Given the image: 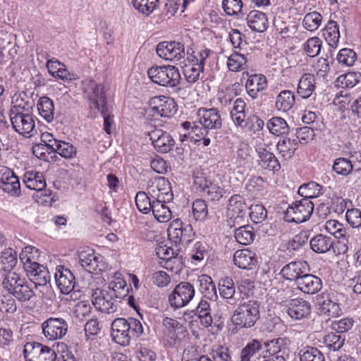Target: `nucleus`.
Here are the masks:
<instances>
[{
    "label": "nucleus",
    "mask_w": 361,
    "mask_h": 361,
    "mask_svg": "<svg viewBox=\"0 0 361 361\" xmlns=\"http://www.w3.org/2000/svg\"><path fill=\"white\" fill-rule=\"evenodd\" d=\"M83 90L90 108L97 109L101 113L104 118V130L106 133L111 134L114 120L109 112L104 86L91 80L84 85Z\"/></svg>",
    "instance_id": "f257e3e1"
},
{
    "label": "nucleus",
    "mask_w": 361,
    "mask_h": 361,
    "mask_svg": "<svg viewBox=\"0 0 361 361\" xmlns=\"http://www.w3.org/2000/svg\"><path fill=\"white\" fill-rule=\"evenodd\" d=\"M142 333V323L133 317L116 318L111 323L112 340L122 346L128 345L132 338L140 337Z\"/></svg>",
    "instance_id": "f03ea898"
},
{
    "label": "nucleus",
    "mask_w": 361,
    "mask_h": 361,
    "mask_svg": "<svg viewBox=\"0 0 361 361\" xmlns=\"http://www.w3.org/2000/svg\"><path fill=\"white\" fill-rule=\"evenodd\" d=\"M259 309L260 302L256 300L239 305L231 317L233 324L240 329L252 327L260 317Z\"/></svg>",
    "instance_id": "7ed1b4c3"
},
{
    "label": "nucleus",
    "mask_w": 361,
    "mask_h": 361,
    "mask_svg": "<svg viewBox=\"0 0 361 361\" xmlns=\"http://www.w3.org/2000/svg\"><path fill=\"white\" fill-rule=\"evenodd\" d=\"M10 120L16 132L24 137H31L35 130V123L32 114L21 104H15L10 112Z\"/></svg>",
    "instance_id": "20e7f679"
},
{
    "label": "nucleus",
    "mask_w": 361,
    "mask_h": 361,
    "mask_svg": "<svg viewBox=\"0 0 361 361\" xmlns=\"http://www.w3.org/2000/svg\"><path fill=\"white\" fill-rule=\"evenodd\" d=\"M152 82L164 87H176L180 82L179 70L174 66H152L147 71Z\"/></svg>",
    "instance_id": "39448f33"
},
{
    "label": "nucleus",
    "mask_w": 361,
    "mask_h": 361,
    "mask_svg": "<svg viewBox=\"0 0 361 361\" xmlns=\"http://www.w3.org/2000/svg\"><path fill=\"white\" fill-rule=\"evenodd\" d=\"M314 211V204L307 199L295 201L290 205L284 214V219L288 222L302 223L311 216Z\"/></svg>",
    "instance_id": "423d86ee"
},
{
    "label": "nucleus",
    "mask_w": 361,
    "mask_h": 361,
    "mask_svg": "<svg viewBox=\"0 0 361 361\" xmlns=\"http://www.w3.org/2000/svg\"><path fill=\"white\" fill-rule=\"evenodd\" d=\"M176 112V105L174 100L165 96L152 97L149 101V107L145 110L148 116L170 117Z\"/></svg>",
    "instance_id": "0eeeda50"
},
{
    "label": "nucleus",
    "mask_w": 361,
    "mask_h": 361,
    "mask_svg": "<svg viewBox=\"0 0 361 361\" xmlns=\"http://www.w3.org/2000/svg\"><path fill=\"white\" fill-rule=\"evenodd\" d=\"M147 192L154 200L171 202L173 198L171 183L168 179L163 176H155L150 178Z\"/></svg>",
    "instance_id": "6e6552de"
},
{
    "label": "nucleus",
    "mask_w": 361,
    "mask_h": 361,
    "mask_svg": "<svg viewBox=\"0 0 361 361\" xmlns=\"http://www.w3.org/2000/svg\"><path fill=\"white\" fill-rule=\"evenodd\" d=\"M185 46L179 41H164L157 45V55L166 60L177 63L184 59L186 55Z\"/></svg>",
    "instance_id": "1a4fd4ad"
},
{
    "label": "nucleus",
    "mask_w": 361,
    "mask_h": 361,
    "mask_svg": "<svg viewBox=\"0 0 361 361\" xmlns=\"http://www.w3.org/2000/svg\"><path fill=\"white\" fill-rule=\"evenodd\" d=\"M25 361H56L55 350L37 342H28L24 346Z\"/></svg>",
    "instance_id": "9d476101"
},
{
    "label": "nucleus",
    "mask_w": 361,
    "mask_h": 361,
    "mask_svg": "<svg viewBox=\"0 0 361 361\" xmlns=\"http://www.w3.org/2000/svg\"><path fill=\"white\" fill-rule=\"evenodd\" d=\"M120 300L105 289H95L92 293V303L99 311L110 314L117 311Z\"/></svg>",
    "instance_id": "9b49d317"
},
{
    "label": "nucleus",
    "mask_w": 361,
    "mask_h": 361,
    "mask_svg": "<svg viewBox=\"0 0 361 361\" xmlns=\"http://www.w3.org/2000/svg\"><path fill=\"white\" fill-rule=\"evenodd\" d=\"M195 293L194 286L191 283L180 282L169 295V302L172 307L181 308L192 300Z\"/></svg>",
    "instance_id": "f8f14e48"
},
{
    "label": "nucleus",
    "mask_w": 361,
    "mask_h": 361,
    "mask_svg": "<svg viewBox=\"0 0 361 361\" xmlns=\"http://www.w3.org/2000/svg\"><path fill=\"white\" fill-rule=\"evenodd\" d=\"M78 260L81 267L89 273L98 274L106 268L104 257L90 247L80 251Z\"/></svg>",
    "instance_id": "ddd939ff"
},
{
    "label": "nucleus",
    "mask_w": 361,
    "mask_h": 361,
    "mask_svg": "<svg viewBox=\"0 0 361 361\" xmlns=\"http://www.w3.org/2000/svg\"><path fill=\"white\" fill-rule=\"evenodd\" d=\"M42 329L48 340L61 339L68 331V323L61 317H50L42 324Z\"/></svg>",
    "instance_id": "4468645a"
},
{
    "label": "nucleus",
    "mask_w": 361,
    "mask_h": 361,
    "mask_svg": "<svg viewBox=\"0 0 361 361\" xmlns=\"http://www.w3.org/2000/svg\"><path fill=\"white\" fill-rule=\"evenodd\" d=\"M246 209L247 206L240 195H235L229 199L227 215L229 217L228 224L231 226L242 224L246 215Z\"/></svg>",
    "instance_id": "2eb2a0df"
},
{
    "label": "nucleus",
    "mask_w": 361,
    "mask_h": 361,
    "mask_svg": "<svg viewBox=\"0 0 361 361\" xmlns=\"http://www.w3.org/2000/svg\"><path fill=\"white\" fill-rule=\"evenodd\" d=\"M148 135L154 148L159 153H167L175 145V141L170 133L162 129L155 128L149 131Z\"/></svg>",
    "instance_id": "dca6fc26"
},
{
    "label": "nucleus",
    "mask_w": 361,
    "mask_h": 361,
    "mask_svg": "<svg viewBox=\"0 0 361 361\" xmlns=\"http://www.w3.org/2000/svg\"><path fill=\"white\" fill-rule=\"evenodd\" d=\"M198 122L204 130H219L222 126L219 111L216 108H200L197 112Z\"/></svg>",
    "instance_id": "f3484780"
},
{
    "label": "nucleus",
    "mask_w": 361,
    "mask_h": 361,
    "mask_svg": "<svg viewBox=\"0 0 361 361\" xmlns=\"http://www.w3.org/2000/svg\"><path fill=\"white\" fill-rule=\"evenodd\" d=\"M27 276L35 286H45L50 281L49 272L47 267L42 264L31 263L24 267Z\"/></svg>",
    "instance_id": "a211bd4d"
},
{
    "label": "nucleus",
    "mask_w": 361,
    "mask_h": 361,
    "mask_svg": "<svg viewBox=\"0 0 361 361\" xmlns=\"http://www.w3.org/2000/svg\"><path fill=\"white\" fill-rule=\"evenodd\" d=\"M56 283L63 294H69L74 288L75 276L70 269L58 267L55 272Z\"/></svg>",
    "instance_id": "6ab92c4d"
},
{
    "label": "nucleus",
    "mask_w": 361,
    "mask_h": 361,
    "mask_svg": "<svg viewBox=\"0 0 361 361\" xmlns=\"http://www.w3.org/2000/svg\"><path fill=\"white\" fill-rule=\"evenodd\" d=\"M287 313L294 320L307 318L311 313L310 303L302 298H295L289 301Z\"/></svg>",
    "instance_id": "aec40b11"
},
{
    "label": "nucleus",
    "mask_w": 361,
    "mask_h": 361,
    "mask_svg": "<svg viewBox=\"0 0 361 361\" xmlns=\"http://www.w3.org/2000/svg\"><path fill=\"white\" fill-rule=\"evenodd\" d=\"M309 265L305 261H294L286 264L280 271L283 279L295 281L297 284L298 279L308 271Z\"/></svg>",
    "instance_id": "412c9836"
},
{
    "label": "nucleus",
    "mask_w": 361,
    "mask_h": 361,
    "mask_svg": "<svg viewBox=\"0 0 361 361\" xmlns=\"http://www.w3.org/2000/svg\"><path fill=\"white\" fill-rule=\"evenodd\" d=\"M245 74L248 76L245 83L247 94L253 99L257 98L267 89V78L262 74L249 75L247 72H244Z\"/></svg>",
    "instance_id": "4be33fe9"
},
{
    "label": "nucleus",
    "mask_w": 361,
    "mask_h": 361,
    "mask_svg": "<svg viewBox=\"0 0 361 361\" xmlns=\"http://www.w3.org/2000/svg\"><path fill=\"white\" fill-rule=\"evenodd\" d=\"M194 183L200 192H202V195L211 201H218L223 196L220 186L209 180L197 177L195 178Z\"/></svg>",
    "instance_id": "5701e85b"
},
{
    "label": "nucleus",
    "mask_w": 361,
    "mask_h": 361,
    "mask_svg": "<svg viewBox=\"0 0 361 361\" xmlns=\"http://www.w3.org/2000/svg\"><path fill=\"white\" fill-rule=\"evenodd\" d=\"M235 266L243 269H252L256 266L257 259L256 254L250 249L238 250L233 255Z\"/></svg>",
    "instance_id": "b1692460"
},
{
    "label": "nucleus",
    "mask_w": 361,
    "mask_h": 361,
    "mask_svg": "<svg viewBox=\"0 0 361 361\" xmlns=\"http://www.w3.org/2000/svg\"><path fill=\"white\" fill-rule=\"evenodd\" d=\"M296 285L300 291L306 294H314L322 287V280L319 277L307 272L298 279Z\"/></svg>",
    "instance_id": "393cba45"
},
{
    "label": "nucleus",
    "mask_w": 361,
    "mask_h": 361,
    "mask_svg": "<svg viewBox=\"0 0 361 361\" xmlns=\"http://www.w3.org/2000/svg\"><path fill=\"white\" fill-rule=\"evenodd\" d=\"M0 188L6 192L13 196L20 194V185L18 178L13 171H8L2 174L0 179Z\"/></svg>",
    "instance_id": "a878e982"
},
{
    "label": "nucleus",
    "mask_w": 361,
    "mask_h": 361,
    "mask_svg": "<svg viewBox=\"0 0 361 361\" xmlns=\"http://www.w3.org/2000/svg\"><path fill=\"white\" fill-rule=\"evenodd\" d=\"M249 27L257 32H263L268 28L269 23L266 14L259 11H251L246 18Z\"/></svg>",
    "instance_id": "bb28decb"
},
{
    "label": "nucleus",
    "mask_w": 361,
    "mask_h": 361,
    "mask_svg": "<svg viewBox=\"0 0 361 361\" xmlns=\"http://www.w3.org/2000/svg\"><path fill=\"white\" fill-rule=\"evenodd\" d=\"M256 152L258 155L259 164L263 169L273 171H278L280 170V163L273 153L269 152L262 147H257Z\"/></svg>",
    "instance_id": "cd10ccee"
},
{
    "label": "nucleus",
    "mask_w": 361,
    "mask_h": 361,
    "mask_svg": "<svg viewBox=\"0 0 361 361\" xmlns=\"http://www.w3.org/2000/svg\"><path fill=\"white\" fill-rule=\"evenodd\" d=\"M185 52L188 63L195 66H204L205 61L211 54V50L205 47L194 48L188 46Z\"/></svg>",
    "instance_id": "c85d7f7f"
},
{
    "label": "nucleus",
    "mask_w": 361,
    "mask_h": 361,
    "mask_svg": "<svg viewBox=\"0 0 361 361\" xmlns=\"http://www.w3.org/2000/svg\"><path fill=\"white\" fill-rule=\"evenodd\" d=\"M315 77L311 73H304L299 80L297 93L303 99L310 97L315 90Z\"/></svg>",
    "instance_id": "c756f323"
},
{
    "label": "nucleus",
    "mask_w": 361,
    "mask_h": 361,
    "mask_svg": "<svg viewBox=\"0 0 361 361\" xmlns=\"http://www.w3.org/2000/svg\"><path fill=\"white\" fill-rule=\"evenodd\" d=\"M334 240L331 236L317 234L310 240L311 249L316 253L323 254L329 252L334 246Z\"/></svg>",
    "instance_id": "7c9ffc66"
},
{
    "label": "nucleus",
    "mask_w": 361,
    "mask_h": 361,
    "mask_svg": "<svg viewBox=\"0 0 361 361\" xmlns=\"http://www.w3.org/2000/svg\"><path fill=\"white\" fill-rule=\"evenodd\" d=\"M298 147L297 139L284 137L277 142L276 149L284 159L288 160L294 156Z\"/></svg>",
    "instance_id": "2f4dec72"
},
{
    "label": "nucleus",
    "mask_w": 361,
    "mask_h": 361,
    "mask_svg": "<svg viewBox=\"0 0 361 361\" xmlns=\"http://www.w3.org/2000/svg\"><path fill=\"white\" fill-rule=\"evenodd\" d=\"M197 282L199 284V290L204 298L211 300L217 298L215 283L209 276L207 274L200 275L198 276Z\"/></svg>",
    "instance_id": "473e14b6"
},
{
    "label": "nucleus",
    "mask_w": 361,
    "mask_h": 361,
    "mask_svg": "<svg viewBox=\"0 0 361 361\" xmlns=\"http://www.w3.org/2000/svg\"><path fill=\"white\" fill-rule=\"evenodd\" d=\"M23 182L27 188L37 191H42L46 187L45 179L40 172H25L23 176Z\"/></svg>",
    "instance_id": "72a5a7b5"
},
{
    "label": "nucleus",
    "mask_w": 361,
    "mask_h": 361,
    "mask_svg": "<svg viewBox=\"0 0 361 361\" xmlns=\"http://www.w3.org/2000/svg\"><path fill=\"white\" fill-rule=\"evenodd\" d=\"M246 104L245 101L241 98H238L231 111V116L234 123L242 128L247 125L245 121L246 114L245 111Z\"/></svg>",
    "instance_id": "f704fd0d"
},
{
    "label": "nucleus",
    "mask_w": 361,
    "mask_h": 361,
    "mask_svg": "<svg viewBox=\"0 0 361 361\" xmlns=\"http://www.w3.org/2000/svg\"><path fill=\"white\" fill-rule=\"evenodd\" d=\"M295 102L293 92L290 90H283L276 97L275 106L277 110L287 112L293 107Z\"/></svg>",
    "instance_id": "c9c22d12"
},
{
    "label": "nucleus",
    "mask_w": 361,
    "mask_h": 361,
    "mask_svg": "<svg viewBox=\"0 0 361 361\" xmlns=\"http://www.w3.org/2000/svg\"><path fill=\"white\" fill-rule=\"evenodd\" d=\"M39 115L47 123L53 121L54 118V106L53 101L47 97H41L37 103Z\"/></svg>",
    "instance_id": "e433bc0d"
},
{
    "label": "nucleus",
    "mask_w": 361,
    "mask_h": 361,
    "mask_svg": "<svg viewBox=\"0 0 361 361\" xmlns=\"http://www.w3.org/2000/svg\"><path fill=\"white\" fill-rule=\"evenodd\" d=\"M317 303L319 305V310L322 313L329 317H338L341 314V309L339 305L329 298H325L324 295H321L317 299Z\"/></svg>",
    "instance_id": "4c0bfd02"
},
{
    "label": "nucleus",
    "mask_w": 361,
    "mask_h": 361,
    "mask_svg": "<svg viewBox=\"0 0 361 361\" xmlns=\"http://www.w3.org/2000/svg\"><path fill=\"white\" fill-rule=\"evenodd\" d=\"M166 202L161 200H152V209L151 211L154 218L159 222H167L171 219V212L166 205Z\"/></svg>",
    "instance_id": "58836bf2"
},
{
    "label": "nucleus",
    "mask_w": 361,
    "mask_h": 361,
    "mask_svg": "<svg viewBox=\"0 0 361 361\" xmlns=\"http://www.w3.org/2000/svg\"><path fill=\"white\" fill-rule=\"evenodd\" d=\"M219 291L222 298L231 300L228 302L230 304L233 305L236 302L234 298L235 288L234 282L231 278L225 277L219 281Z\"/></svg>",
    "instance_id": "ea45409f"
},
{
    "label": "nucleus",
    "mask_w": 361,
    "mask_h": 361,
    "mask_svg": "<svg viewBox=\"0 0 361 361\" xmlns=\"http://www.w3.org/2000/svg\"><path fill=\"white\" fill-rule=\"evenodd\" d=\"M247 59L245 54L233 51L227 60V67L230 71L238 72L247 68Z\"/></svg>",
    "instance_id": "a19ab883"
},
{
    "label": "nucleus",
    "mask_w": 361,
    "mask_h": 361,
    "mask_svg": "<svg viewBox=\"0 0 361 361\" xmlns=\"http://www.w3.org/2000/svg\"><path fill=\"white\" fill-rule=\"evenodd\" d=\"M267 127L271 133L277 136L286 135L289 132L287 122L281 117L271 118L268 121Z\"/></svg>",
    "instance_id": "79ce46f5"
},
{
    "label": "nucleus",
    "mask_w": 361,
    "mask_h": 361,
    "mask_svg": "<svg viewBox=\"0 0 361 361\" xmlns=\"http://www.w3.org/2000/svg\"><path fill=\"white\" fill-rule=\"evenodd\" d=\"M255 238V233L250 225L240 226L235 230V238L238 243L242 245L251 244Z\"/></svg>",
    "instance_id": "37998d69"
},
{
    "label": "nucleus",
    "mask_w": 361,
    "mask_h": 361,
    "mask_svg": "<svg viewBox=\"0 0 361 361\" xmlns=\"http://www.w3.org/2000/svg\"><path fill=\"white\" fill-rule=\"evenodd\" d=\"M324 36L329 45L331 47H336L340 38V32L336 22L329 20L326 25Z\"/></svg>",
    "instance_id": "c03bdc74"
},
{
    "label": "nucleus",
    "mask_w": 361,
    "mask_h": 361,
    "mask_svg": "<svg viewBox=\"0 0 361 361\" xmlns=\"http://www.w3.org/2000/svg\"><path fill=\"white\" fill-rule=\"evenodd\" d=\"M196 312L201 325L204 327L212 325L213 320L210 314V305L207 301L201 300L196 308Z\"/></svg>",
    "instance_id": "a18cd8bd"
},
{
    "label": "nucleus",
    "mask_w": 361,
    "mask_h": 361,
    "mask_svg": "<svg viewBox=\"0 0 361 361\" xmlns=\"http://www.w3.org/2000/svg\"><path fill=\"white\" fill-rule=\"evenodd\" d=\"M108 288L109 289L107 290L117 300L125 297L128 292V288H126V282L121 277H117L114 281H111L109 283Z\"/></svg>",
    "instance_id": "49530a36"
},
{
    "label": "nucleus",
    "mask_w": 361,
    "mask_h": 361,
    "mask_svg": "<svg viewBox=\"0 0 361 361\" xmlns=\"http://www.w3.org/2000/svg\"><path fill=\"white\" fill-rule=\"evenodd\" d=\"M262 348V345L258 340L254 339L248 343L243 349L240 354V361H250Z\"/></svg>",
    "instance_id": "de8ad7c7"
},
{
    "label": "nucleus",
    "mask_w": 361,
    "mask_h": 361,
    "mask_svg": "<svg viewBox=\"0 0 361 361\" xmlns=\"http://www.w3.org/2000/svg\"><path fill=\"white\" fill-rule=\"evenodd\" d=\"M326 231L335 238L347 240L348 232L344 226L336 220H329L325 224Z\"/></svg>",
    "instance_id": "09e8293b"
},
{
    "label": "nucleus",
    "mask_w": 361,
    "mask_h": 361,
    "mask_svg": "<svg viewBox=\"0 0 361 361\" xmlns=\"http://www.w3.org/2000/svg\"><path fill=\"white\" fill-rule=\"evenodd\" d=\"M159 0H132L133 7L144 16H149L157 8Z\"/></svg>",
    "instance_id": "8fccbe9b"
},
{
    "label": "nucleus",
    "mask_w": 361,
    "mask_h": 361,
    "mask_svg": "<svg viewBox=\"0 0 361 361\" xmlns=\"http://www.w3.org/2000/svg\"><path fill=\"white\" fill-rule=\"evenodd\" d=\"M55 148L53 152L59 154L61 157L65 159H71L76 155L77 149L72 144L59 140L55 142Z\"/></svg>",
    "instance_id": "3c124183"
},
{
    "label": "nucleus",
    "mask_w": 361,
    "mask_h": 361,
    "mask_svg": "<svg viewBox=\"0 0 361 361\" xmlns=\"http://www.w3.org/2000/svg\"><path fill=\"white\" fill-rule=\"evenodd\" d=\"M145 192L140 191L135 196V204L140 212L148 214L152 209V198Z\"/></svg>",
    "instance_id": "603ef678"
},
{
    "label": "nucleus",
    "mask_w": 361,
    "mask_h": 361,
    "mask_svg": "<svg viewBox=\"0 0 361 361\" xmlns=\"http://www.w3.org/2000/svg\"><path fill=\"white\" fill-rule=\"evenodd\" d=\"M361 75L355 72H349L340 75L336 81V85L341 88H350L356 85L360 81Z\"/></svg>",
    "instance_id": "864d4df0"
},
{
    "label": "nucleus",
    "mask_w": 361,
    "mask_h": 361,
    "mask_svg": "<svg viewBox=\"0 0 361 361\" xmlns=\"http://www.w3.org/2000/svg\"><path fill=\"white\" fill-rule=\"evenodd\" d=\"M1 264L4 271H11L18 262L17 253L12 248L5 249L1 256Z\"/></svg>",
    "instance_id": "5fc2aeb1"
},
{
    "label": "nucleus",
    "mask_w": 361,
    "mask_h": 361,
    "mask_svg": "<svg viewBox=\"0 0 361 361\" xmlns=\"http://www.w3.org/2000/svg\"><path fill=\"white\" fill-rule=\"evenodd\" d=\"M300 361H325L323 353L314 347H305L299 353Z\"/></svg>",
    "instance_id": "6e6d98bb"
},
{
    "label": "nucleus",
    "mask_w": 361,
    "mask_h": 361,
    "mask_svg": "<svg viewBox=\"0 0 361 361\" xmlns=\"http://www.w3.org/2000/svg\"><path fill=\"white\" fill-rule=\"evenodd\" d=\"M322 21V16L317 11L307 13L302 21L303 27L309 31H314L319 28Z\"/></svg>",
    "instance_id": "4d7b16f0"
},
{
    "label": "nucleus",
    "mask_w": 361,
    "mask_h": 361,
    "mask_svg": "<svg viewBox=\"0 0 361 361\" xmlns=\"http://www.w3.org/2000/svg\"><path fill=\"white\" fill-rule=\"evenodd\" d=\"M92 312V307L88 301L82 300L78 302L73 309L75 319L83 322L90 317Z\"/></svg>",
    "instance_id": "13d9d810"
},
{
    "label": "nucleus",
    "mask_w": 361,
    "mask_h": 361,
    "mask_svg": "<svg viewBox=\"0 0 361 361\" xmlns=\"http://www.w3.org/2000/svg\"><path fill=\"white\" fill-rule=\"evenodd\" d=\"M18 300L25 302L30 300L34 295V291L27 285V282L23 280V283H21L18 286L16 287V289L11 293Z\"/></svg>",
    "instance_id": "bf43d9fd"
},
{
    "label": "nucleus",
    "mask_w": 361,
    "mask_h": 361,
    "mask_svg": "<svg viewBox=\"0 0 361 361\" xmlns=\"http://www.w3.org/2000/svg\"><path fill=\"white\" fill-rule=\"evenodd\" d=\"M24 279H25L20 278L19 274L16 272L8 271L5 275L2 284L4 288L12 293L16 289V287L18 286L21 283H23Z\"/></svg>",
    "instance_id": "052dcab7"
},
{
    "label": "nucleus",
    "mask_w": 361,
    "mask_h": 361,
    "mask_svg": "<svg viewBox=\"0 0 361 361\" xmlns=\"http://www.w3.org/2000/svg\"><path fill=\"white\" fill-rule=\"evenodd\" d=\"M345 338L340 335L330 333L323 338V343L329 350L333 351L338 350L343 345Z\"/></svg>",
    "instance_id": "680f3d73"
},
{
    "label": "nucleus",
    "mask_w": 361,
    "mask_h": 361,
    "mask_svg": "<svg viewBox=\"0 0 361 361\" xmlns=\"http://www.w3.org/2000/svg\"><path fill=\"white\" fill-rule=\"evenodd\" d=\"M37 257H39L38 250L31 245L25 247L19 255V258L23 264V268L27 264L30 265L31 263H36L35 259Z\"/></svg>",
    "instance_id": "e2e57ef3"
},
{
    "label": "nucleus",
    "mask_w": 361,
    "mask_h": 361,
    "mask_svg": "<svg viewBox=\"0 0 361 361\" xmlns=\"http://www.w3.org/2000/svg\"><path fill=\"white\" fill-rule=\"evenodd\" d=\"M322 42L317 37H314L308 39L304 44V51L310 57H314L317 56L322 47Z\"/></svg>",
    "instance_id": "0e129e2a"
},
{
    "label": "nucleus",
    "mask_w": 361,
    "mask_h": 361,
    "mask_svg": "<svg viewBox=\"0 0 361 361\" xmlns=\"http://www.w3.org/2000/svg\"><path fill=\"white\" fill-rule=\"evenodd\" d=\"M353 164L351 161L343 157H339L334 161L333 165L334 171L340 175L347 176L348 175L351 171L353 170Z\"/></svg>",
    "instance_id": "69168bd1"
},
{
    "label": "nucleus",
    "mask_w": 361,
    "mask_h": 361,
    "mask_svg": "<svg viewBox=\"0 0 361 361\" xmlns=\"http://www.w3.org/2000/svg\"><path fill=\"white\" fill-rule=\"evenodd\" d=\"M165 269L175 274H178L183 268V257L178 255H173L164 262L162 265Z\"/></svg>",
    "instance_id": "338daca9"
},
{
    "label": "nucleus",
    "mask_w": 361,
    "mask_h": 361,
    "mask_svg": "<svg viewBox=\"0 0 361 361\" xmlns=\"http://www.w3.org/2000/svg\"><path fill=\"white\" fill-rule=\"evenodd\" d=\"M250 216L255 224L262 223L267 219V211L262 204L251 205Z\"/></svg>",
    "instance_id": "774afa93"
}]
</instances>
